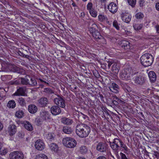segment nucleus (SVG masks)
I'll return each mask as SVG.
<instances>
[{"label":"nucleus","instance_id":"1","mask_svg":"<svg viewBox=\"0 0 159 159\" xmlns=\"http://www.w3.org/2000/svg\"><path fill=\"white\" fill-rule=\"evenodd\" d=\"M91 128L88 125L80 123L76 125V133L81 138H85L88 136L91 131Z\"/></svg>","mask_w":159,"mask_h":159},{"label":"nucleus","instance_id":"2","mask_svg":"<svg viewBox=\"0 0 159 159\" xmlns=\"http://www.w3.org/2000/svg\"><path fill=\"white\" fill-rule=\"evenodd\" d=\"M140 61L143 65L147 67L150 66L152 64L153 61V57L151 54L146 53L141 57Z\"/></svg>","mask_w":159,"mask_h":159},{"label":"nucleus","instance_id":"3","mask_svg":"<svg viewBox=\"0 0 159 159\" xmlns=\"http://www.w3.org/2000/svg\"><path fill=\"white\" fill-rule=\"evenodd\" d=\"M63 144L66 147L69 148H73L75 147L76 144V141L71 138L66 137L62 140Z\"/></svg>","mask_w":159,"mask_h":159},{"label":"nucleus","instance_id":"4","mask_svg":"<svg viewBox=\"0 0 159 159\" xmlns=\"http://www.w3.org/2000/svg\"><path fill=\"white\" fill-rule=\"evenodd\" d=\"M20 81L21 84L23 85L30 84L35 86L37 84L35 79L33 78H31L29 75L26 76L25 78H21Z\"/></svg>","mask_w":159,"mask_h":159},{"label":"nucleus","instance_id":"5","mask_svg":"<svg viewBox=\"0 0 159 159\" xmlns=\"http://www.w3.org/2000/svg\"><path fill=\"white\" fill-rule=\"evenodd\" d=\"M132 74L133 70L131 68L124 69L120 73V77L123 80H129Z\"/></svg>","mask_w":159,"mask_h":159},{"label":"nucleus","instance_id":"6","mask_svg":"<svg viewBox=\"0 0 159 159\" xmlns=\"http://www.w3.org/2000/svg\"><path fill=\"white\" fill-rule=\"evenodd\" d=\"M10 159H24L25 158L23 153L20 151L11 152L9 156Z\"/></svg>","mask_w":159,"mask_h":159},{"label":"nucleus","instance_id":"7","mask_svg":"<svg viewBox=\"0 0 159 159\" xmlns=\"http://www.w3.org/2000/svg\"><path fill=\"white\" fill-rule=\"evenodd\" d=\"M110 145L116 155H118L119 150L120 148L118 144V139H115L113 142L110 143Z\"/></svg>","mask_w":159,"mask_h":159},{"label":"nucleus","instance_id":"8","mask_svg":"<svg viewBox=\"0 0 159 159\" xmlns=\"http://www.w3.org/2000/svg\"><path fill=\"white\" fill-rule=\"evenodd\" d=\"M54 102L58 106L62 108H64L66 106L65 100L59 96L54 99Z\"/></svg>","mask_w":159,"mask_h":159},{"label":"nucleus","instance_id":"9","mask_svg":"<svg viewBox=\"0 0 159 159\" xmlns=\"http://www.w3.org/2000/svg\"><path fill=\"white\" fill-rule=\"evenodd\" d=\"M34 147L37 150L41 151L44 148L45 144L42 140L39 139L35 142Z\"/></svg>","mask_w":159,"mask_h":159},{"label":"nucleus","instance_id":"10","mask_svg":"<svg viewBox=\"0 0 159 159\" xmlns=\"http://www.w3.org/2000/svg\"><path fill=\"white\" fill-rule=\"evenodd\" d=\"M107 8L110 12L112 14H114L117 11L118 7L114 2H111L108 5Z\"/></svg>","mask_w":159,"mask_h":159},{"label":"nucleus","instance_id":"11","mask_svg":"<svg viewBox=\"0 0 159 159\" xmlns=\"http://www.w3.org/2000/svg\"><path fill=\"white\" fill-rule=\"evenodd\" d=\"M109 88L111 91L116 93H119L120 89L119 86L116 84L114 82L110 84Z\"/></svg>","mask_w":159,"mask_h":159},{"label":"nucleus","instance_id":"12","mask_svg":"<svg viewBox=\"0 0 159 159\" xmlns=\"http://www.w3.org/2000/svg\"><path fill=\"white\" fill-rule=\"evenodd\" d=\"M48 102V100L47 98L43 97L38 101V105L41 107H44L46 106Z\"/></svg>","mask_w":159,"mask_h":159},{"label":"nucleus","instance_id":"13","mask_svg":"<svg viewBox=\"0 0 159 159\" xmlns=\"http://www.w3.org/2000/svg\"><path fill=\"white\" fill-rule=\"evenodd\" d=\"M16 131V126L14 125H10L8 128V131L11 136L14 135Z\"/></svg>","mask_w":159,"mask_h":159},{"label":"nucleus","instance_id":"14","mask_svg":"<svg viewBox=\"0 0 159 159\" xmlns=\"http://www.w3.org/2000/svg\"><path fill=\"white\" fill-rule=\"evenodd\" d=\"M51 111L53 115H56L60 114L61 112V110L59 106H54L52 107Z\"/></svg>","mask_w":159,"mask_h":159},{"label":"nucleus","instance_id":"15","mask_svg":"<svg viewBox=\"0 0 159 159\" xmlns=\"http://www.w3.org/2000/svg\"><path fill=\"white\" fill-rule=\"evenodd\" d=\"M121 16L122 20L126 23H129L131 20V16L125 13H122Z\"/></svg>","mask_w":159,"mask_h":159},{"label":"nucleus","instance_id":"16","mask_svg":"<svg viewBox=\"0 0 159 159\" xmlns=\"http://www.w3.org/2000/svg\"><path fill=\"white\" fill-rule=\"evenodd\" d=\"M49 118L48 113L44 110L40 112V119L42 120H46Z\"/></svg>","mask_w":159,"mask_h":159},{"label":"nucleus","instance_id":"17","mask_svg":"<svg viewBox=\"0 0 159 159\" xmlns=\"http://www.w3.org/2000/svg\"><path fill=\"white\" fill-rule=\"evenodd\" d=\"M96 149L99 151L103 152L106 150V145L101 142L99 143L98 144L96 147Z\"/></svg>","mask_w":159,"mask_h":159},{"label":"nucleus","instance_id":"18","mask_svg":"<svg viewBox=\"0 0 159 159\" xmlns=\"http://www.w3.org/2000/svg\"><path fill=\"white\" fill-rule=\"evenodd\" d=\"M134 80V83L142 85L144 82V78L141 76L136 77Z\"/></svg>","mask_w":159,"mask_h":159},{"label":"nucleus","instance_id":"19","mask_svg":"<svg viewBox=\"0 0 159 159\" xmlns=\"http://www.w3.org/2000/svg\"><path fill=\"white\" fill-rule=\"evenodd\" d=\"M120 46L125 50L129 49L130 48V43L127 41L123 40L121 41Z\"/></svg>","mask_w":159,"mask_h":159},{"label":"nucleus","instance_id":"20","mask_svg":"<svg viewBox=\"0 0 159 159\" xmlns=\"http://www.w3.org/2000/svg\"><path fill=\"white\" fill-rule=\"evenodd\" d=\"M25 89L24 88H20L17 90V91L13 94L14 96H23L25 93Z\"/></svg>","mask_w":159,"mask_h":159},{"label":"nucleus","instance_id":"21","mask_svg":"<svg viewBox=\"0 0 159 159\" xmlns=\"http://www.w3.org/2000/svg\"><path fill=\"white\" fill-rule=\"evenodd\" d=\"M28 110L30 113L34 114L37 111L38 108L35 105L32 104L28 106Z\"/></svg>","mask_w":159,"mask_h":159},{"label":"nucleus","instance_id":"22","mask_svg":"<svg viewBox=\"0 0 159 159\" xmlns=\"http://www.w3.org/2000/svg\"><path fill=\"white\" fill-rule=\"evenodd\" d=\"M150 80L152 82H155L156 80L157 76L156 74L153 71H150L148 74Z\"/></svg>","mask_w":159,"mask_h":159},{"label":"nucleus","instance_id":"23","mask_svg":"<svg viewBox=\"0 0 159 159\" xmlns=\"http://www.w3.org/2000/svg\"><path fill=\"white\" fill-rule=\"evenodd\" d=\"M61 122L64 124L66 125H70L73 122V120L69 118L64 117L61 119Z\"/></svg>","mask_w":159,"mask_h":159},{"label":"nucleus","instance_id":"24","mask_svg":"<svg viewBox=\"0 0 159 159\" xmlns=\"http://www.w3.org/2000/svg\"><path fill=\"white\" fill-rule=\"evenodd\" d=\"M9 69L11 71L19 72V68L14 64H10L8 66Z\"/></svg>","mask_w":159,"mask_h":159},{"label":"nucleus","instance_id":"25","mask_svg":"<svg viewBox=\"0 0 159 159\" xmlns=\"http://www.w3.org/2000/svg\"><path fill=\"white\" fill-rule=\"evenodd\" d=\"M112 71L114 73L115 75H117L119 70V67L116 63H115L112 66Z\"/></svg>","mask_w":159,"mask_h":159},{"label":"nucleus","instance_id":"26","mask_svg":"<svg viewBox=\"0 0 159 159\" xmlns=\"http://www.w3.org/2000/svg\"><path fill=\"white\" fill-rule=\"evenodd\" d=\"M24 126L25 129L28 131H31L33 129L32 125L28 121H26L25 122Z\"/></svg>","mask_w":159,"mask_h":159},{"label":"nucleus","instance_id":"27","mask_svg":"<svg viewBox=\"0 0 159 159\" xmlns=\"http://www.w3.org/2000/svg\"><path fill=\"white\" fill-rule=\"evenodd\" d=\"M49 147L50 150L55 152H56L58 150V147L55 143H51L49 145Z\"/></svg>","mask_w":159,"mask_h":159},{"label":"nucleus","instance_id":"28","mask_svg":"<svg viewBox=\"0 0 159 159\" xmlns=\"http://www.w3.org/2000/svg\"><path fill=\"white\" fill-rule=\"evenodd\" d=\"M7 152V149L3 147L2 144L0 143V154L2 155H5Z\"/></svg>","mask_w":159,"mask_h":159},{"label":"nucleus","instance_id":"29","mask_svg":"<svg viewBox=\"0 0 159 159\" xmlns=\"http://www.w3.org/2000/svg\"><path fill=\"white\" fill-rule=\"evenodd\" d=\"M16 106V103L14 100H11L9 101L7 104V107L10 108H14Z\"/></svg>","mask_w":159,"mask_h":159},{"label":"nucleus","instance_id":"30","mask_svg":"<svg viewBox=\"0 0 159 159\" xmlns=\"http://www.w3.org/2000/svg\"><path fill=\"white\" fill-rule=\"evenodd\" d=\"M15 116L18 118H21L24 116V113L23 111L19 110L16 112Z\"/></svg>","mask_w":159,"mask_h":159},{"label":"nucleus","instance_id":"31","mask_svg":"<svg viewBox=\"0 0 159 159\" xmlns=\"http://www.w3.org/2000/svg\"><path fill=\"white\" fill-rule=\"evenodd\" d=\"M62 130L65 134H71L72 131L71 129L68 126H64Z\"/></svg>","mask_w":159,"mask_h":159},{"label":"nucleus","instance_id":"32","mask_svg":"<svg viewBox=\"0 0 159 159\" xmlns=\"http://www.w3.org/2000/svg\"><path fill=\"white\" fill-rule=\"evenodd\" d=\"M143 26L142 24H139L134 23L133 24V27L134 29L136 30H138L142 29Z\"/></svg>","mask_w":159,"mask_h":159},{"label":"nucleus","instance_id":"33","mask_svg":"<svg viewBox=\"0 0 159 159\" xmlns=\"http://www.w3.org/2000/svg\"><path fill=\"white\" fill-rule=\"evenodd\" d=\"M118 142L119 145H120L121 148L124 149L126 151H128V148L127 147L121 140L118 139Z\"/></svg>","mask_w":159,"mask_h":159},{"label":"nucleus","instance_id":"34","mask_svg":"<svg viewBox=\"0 0 159 159\" xmlns=\"http://www.w3.org/2000/svg\"><path fill=\"white\" fill-rule=\"evenodd\" d=\"M92 35L93 37L97 41L100 38H102V36L100 35V33L98 30L95 31V32L92 34Z\"/></svg>","mask_w":159,"mask_h":159},{"label":"nucleus","instance_id":"35","mask_svg":"<svg viewBox=\"0 0 159 159\" xmlns=\"http://www.w3.org/2000/svg\"><path fill=\"white\" fill-rule=\"evenodd\" d=\"M98 43L102 45H105L106 44V41L104 38L102 36V38H100L97 40Z\"/></svg>","mask_w":159,"mask_h":159},{"label":"nucleus","instance_id":"36","mask_svg":"<svg viewBox=\"0 0 159 159\" xmlns=\"http://www.w3.org/2000/svg\"><path fill=\"white\" fill-rule=\"evenodd\" d=\"M35 159H48V158L45 155L41 153L36 156Z\"/></svg>","mask_w":159,"mask_h":159},{"label":"nucleus","instance_id":"37","mask_svg":"<svg viewBox=\"0 0 159 159\" xmlns=\"http://www.w3.org/2000/svg\"><path fill=\"white\" fill-rule=\"evenodd\" d=\"M98 20L100 22H104L107 20L106 16L102 14L98 15Z\"/></svg>","mask_w":159,"mask_h":159},{"label":"nucleus","instance_id":"38","mask_svg":"<svg viewBox=\"0 0 159 159\" xmlns=\"http://www.w3.org/2000/svg\"><path fill=\"white\" fill-rule=\"evenodd\" d=\"M18 102L20 105L21 106H24L25 105V101L24 98L22 97L19 98Z\"/></svg>","mask_w":159,"mask_h":159},{"label":"nucleus","instance_id":"39","mask_svg":"<svg viewBox=\"0 0 159 159\" xmlns=\"http://www.w3.org/2000/svg\"><path fill=\"white\" fill-rule=\"evenodd\" d=\"M43 92L45 93L48 95L53 93V91L51 89L49 88H45L44 89Z\"/></svg>","mask_w":159,"mask_h":159},{"label":"nucleus","instance_id":"40","mask_svg":"<svg viewBox=\"0 0 159 159\" xmlns=\"http://www.w3.org/2000/svg\"><path fill=\"white\" fill-rule=\"evenodd\" d=\"M89 12L91 16L94 17H96L98 15L97 11L94 9L90 11Z\"/></svg>","mask_w":159,"mask_h":159},{"label":"nucleus","instance_id":"41","mask_svg":"<svg viewBox=\"0 0 159 159\" xmlns=\"http://www.w3.org/2000/svg\"><path fill=\"white\" fill-rule=\"evenodd\" d=\"M92 27L89 28V30L91 33L93 34L94 32H95V31H97L95 29V27H97V25L95 24H93L92 25Z\"/></svg>","mask_w":159,"mask_h":159},{"label":"nucleus","instance_id":"42","mask_svg":"<svg viewBox=\"0 0 159 159\" xmlns=\"http://www.w3.org/2000/svg\"><path fill=\"white\" fill-rule=\"evenodd\" d=\"M88 149L85 146H82L80 148V151L82 153H85L87 152Z\"/></svg>","mask_w":159,"mask_h":159},{"label":"nucleus","instance_id":"43","mask_svg":"<svg viewBox=\"0 0 159 159\" xmlns=\"http://www.w3.org/2000/svg\"><path fill=\"white\" fill-rule=\"evenodd\" d=\"M143 17V14L141 12H138L135 15V17L137 19H142Z\"/></svg>","mask_w":159,"mask_h":159},{"label":"nucleus","instance_id":"44","mask_svg":"<svg viewBox=\"0 0 159 159\" xmlns=\"http://www.w3.org/2000/svg\"><path fill=\"white\" fill-rule=\"evenodd\" d=\"M87 9L90 11L94 8H93V5L92 2H89L87 5Z\"/></svg>","mask_w":159,"mask_h":159},{"label":"nucleus","instance_id":"45","mask_svg":"<svg viewBox=\"0 0 159 159\" xmlns=\"http://www.w3.org/2000/svg\"><path fill=\"white\" fill-rule=\"evenodd\" d=\"M121 86L124 89L128 91H129V87L127 84L124 82L122 83L121 84Z\"/></svg>","mask_w":159,"mask_h":159},{"label":"nucleus","instance_id":"46","mask_svg":"<svg viewBox=\"0 0 159 159\" xmlns=\"http://www.w3.org/2000/svg\"><path fill=\"white\" fill-rule=\"evenodd\" d=\"M129 4L133 7L136 3V0H127Z\"/></svg>","mask_w":159,"mask_h":159},{"label":"nucleus","instance_id":"47","mask_svg":"<svg viewBox=\"0 0 159 159\" xmlns=\"http://www.w3.org/2000/svg\"><path fill=\"white\" fill-rule=\"evenodd\" d=\"M55 136V134L53 133H49L47 137V139H53Z\"/></svg>","mask_w":159,"mask_h":159},{"label":"nucleus","instance_id":"48","mask_svg":"<svg viewBox=\"0 0 159 159\" xmlns=\"http://www.w3.org/2000/svg\"><path fill=\"white\" fill-rule=\"evenodd\" d=\"M113 25V26L115 27L116 29L118 30L119 29L120 27L117 21L116 20L114 21Z\"/></svg>","mask_w":159,"mask_h":159},{"label":"nucleus","instance_id":"49","mask_svg":"<svg viewBox=\"0 0 159 159\" xmlns=\"http://www.w3.org/2000/svg\"><path fill=\"white\" fill-rule=\"evenodd\" d=\"M113 97L114 98H113V99H115L116 100V101L117 100V101L118 102H122V101L121 100H120V99L119 98H118L117 96H116V95H115V96H113Z\"/></svg>","mask_w":159,"mask_h":159},{"label":"nucleus","instance_id":"50","mask_svg":"<svg viewBox=\"0 0 159 159\" xmlns=\"http://www.w3.org/2000/svg\"><path fill=\"white\" fill-rule=\"evenodd\" d=\"M155 7L157 11H159V2H157L156 3Z\"/></svg>","mask_w":159,"mask_h":159},{"label":"nucleus","instance_id":"51","mask_svg":"<svg viewBox=\"0 0 159 159\" xmlns=\"http://www.w3.org/2000/svg\"><path fill=\"white\" fill-rule=\"evenodd\" d=\"M154 155L156 157H158L159 156V153L157 152L156 151H154Z\"/></svg>","mask_w":159,"mask_h":159},{"label":"nucleus","instance_id":"52","mask_svg":"<svg viewBox=\"0 0 159 159\" xmlns=\"http://www.w3.org/2000/svg\"><path fill=\"white\" fill-rule=\"evenodd\" d=\"M97 159H106V158L104 156H101L98 157Z\"/></svg>","mask_w":159,"mask_h":159},{"label":"nucleus","instance_id":"53","mask_svg":"<svg viewBox=\"0 0 159 159\" xmlns=\"http://www.w3.org/2000/svg\"><path fill=\"white\" fill-rule=\"evenodd\" d=\"M118 102L117 100H113L112 101V102L113 104H115L116 105H117L118 103V102Z\"/></svg>","mask_w":159,"mask_h":159},{"label":"nucleus","instance_id":"54","mask_svg":"<svg viewBox=\"0 0 159 159\" xmlns=\"http://www.w3.org/2000/svg\"><path fill=\"white\" fill-rule=\"evenodd\" d=\"M3 125L0 122V131H1L3 128Z\"/></svg>","mask_w":159,"mask_h":159},{"label":"nucleus","instance_id":"55","mask_svg":"<svg viewBox=\"0 0 159 159\" xmlns=\"http://www.w3.org/2000/svg\"><path fill=\"white\" fill-rule=\"evenodd\" d=\"M108 67L109 68H110L111 65L112 64V63L110 61H108Z\"/></svg>","mask_w":159,"mask_h":159},{"label":"nucleus","instance_id":"56","mask_svg":"<svg viewBox=\"0 0 159 159\" xmlns=\"http://www.w3.org/2000/svg\"><path fill=\"white\" fill-rule=\"evenodd\" d=\"M156 27L157 33H159V25L156 26Z\"/></svg>","mask_w":159,"mask_h":159},{"label":"nucleus","instance_id":"57","mask_svg":"<svg viewBox=\"0 0 159 159\" xmlns=\"http://www.w3.org/2000/svg\"><path fill=\"white\" fill-rule=\"evenodd\" d=\"M40 80L41 82L44 83L45 84H48V83H47L46 82L43 80Z\"/></svg>","mask_w":159,"mask_h":159},{"label":"nucleus","instance_id":"58","mask_svg":"<svg viewBox=\"0 0 159 159\" xmlns=\"http://www.w3.org/2000/svg\"><path fill=\"white\" fill-rule=\"evenodd\" d=\"M72 5L73 6V7H74L76 6V5L75 3L74 2H73L72 3Z\"/></svg>","mask_w":159,"mask_h":159},{"label":"nucleus","instance_id":"59","mask_svg":"<svg viewBox=\"0 0 159 159\" xmlns=\"http://www.w3.org/2000/svg\"><path fill=\"white\" fill-rule=\"evenodd\" d=\"M79 159H85L83 157H80Z\"/></svg>","mask_w":159,"mask_h":159},{"label":"nucleus","instance_id":"60","mask_svg":"<svg viewBox=\"0 0 159 159\" xmlns=\"http://www.w3.org/2000/svg\"><path fill=\"white\" fill-rule=\"evenodd\" d=\"M2 98V97L0 95V100H1Z\"/></svg>","mask_w":159,"mask_h":159},{"label":"nucleus","instance_id":"61","mask_svg":"<svg viewBox=\"0 0 159 159\" xmlns=\"http://www.w3.org/2000/svg\"><path fill=\"white\" fill-rule=\"evenodd\" d=\"M102 2H104L106 0H100Z\"/></svg>","mask_w":159,"mask_h":159},{"label":"nucleus","instance_id":"62","mask_svg":"<svg viewBox=\"0 0 159 159\" xmlns=\"http://www.w3.org/2000/svg\"><path fill=\"white\" fill-rule=\"evenodd\" d=\"M25 57L26 58H27L28 57V55H25Z\"/></svg>","mask_w":159,"mask_h":159},{"label":"nucleus","instance_id":"63","mask_svg":"<svg viewBox=\"0 0 159 159\" xmlns=\"http://www.w3.org/2000/svg\"><path fill=\"white\" fill-rule=\"evenodd\" d=\"M84 2H86L87 0H82Z\"/></svg>","mask_w":159,"mask_h":159},{"label":"nucleus","instance_id":"64","mask_svg":"<svg viewBox=\"0 0 159 159\" xmlns=\"http://www.w3.org/2000/svg\"><path fill=\"white\" fill-rule=\"evenodd\" d=\"M0 159H3L1 157H0Z\"/></svg>","mask_w":159,"mask_h":159}]
</instances>
